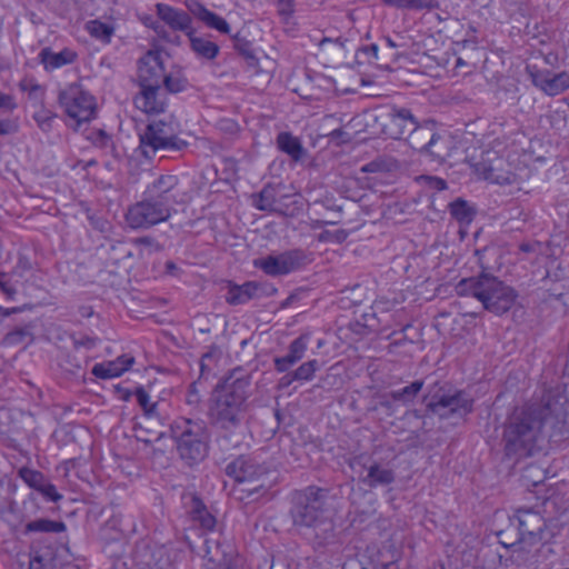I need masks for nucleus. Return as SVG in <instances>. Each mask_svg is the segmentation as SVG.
<instances>
[{
    "instance_id": "f257e3e1",
    "label": "nucleus",
    "mask_w": 569,
    "mask_h": 569,
    "mask_svg": "<svg viewBox=\"0 0 569 569\" xmlns=\"http://www.w3.org/2000/svg\"><path fill=\"white\" fill-rule=\"evenodd\" d=\"M182 202L178 177L161 174L147 184L141 200L128 208L126 221L131 229L147 230L168 221L177 212L176 204Z\"/></svg>"
},
{
    "instance_id": "f03ea898",
    "label": "nucleus",
    "mask_w": 569,
    "mask_h": 569,
    "mask_svg": "<svg viewBox=\"0 0 569 569\" xmlns=\"http://www.w3.org/2000/svg\"><path fill=\"white\" fill-rule=\"evenodd\" d=\"M250 378L234 369L219 383L212 395L209 418L216 428L232 433L240 426L247 411Z\"/></svg>"
},
{
    "instance_id": "7ed1b4c3",
    "label": "nucleus",
    "mask_w": 569,
    "mask_h": 569,
    "mask_svg": "<svg viewBox=\"0 0 569 569\" xmlns=\"http://www.w3.org/2000/svg\"><path fill=\"white\" fill-rule=\"evenodd\" d=\"M549 412L548 406L536 403L516 410L503 428L502 442L506 456L517 459L532 456L539 448L542 427Z\"/></svg>"
},
{
    "instance_id": "20e7f679",
    "label": "nucleus",
    "mask_w": 569,
    "mask_h": 569,
    "mask_svg": "<svg viewBox=\"0 0 569 569\" xmlns=\"http://www.w3.org/2000/svg\"><path fill=\"white\" fill-rule=\"evenodd\" d=\"M327 491L317 487H308L296 496L291 509L293 525L299 528L315 530L319 543L330 542L335 538L333 522L325 508Z\"/></svg>"
},
{
    "instance_id": "39448f33",
    "label": "nucleus",
    "mask_w": 569,
    "mask_h": 569,
    "mask_svg": "<svg viewBox=\"0 0 569 569\" xmlns=\"http://www.w3.org/2000/svg\"><path fill=\"white\" fill-rule=\"evenodd\" d=\"M455 290L459 297L476 298L495 315L509 311L518 297L513 288L489 273L465 278L456 284Z\"/></svg>"
},
{
    "instance_id": "423d86ee",
    "label": "nucleus",
    "mask_w": 569,
    "mask_h": 569,
    "mask_svg": "<svg viewBox=\"0 0 569 569\" xmlns=\"http://www.w3.org/2000/svg\"><path fill=\"white\" fill-rule=\"evenodd\" d=\"M171 433L180 458L188 465L200 462L208 455L210 437L203 421L177 419L171 425Z\"/></svg>"
},
{
    "instance_id": "0eeeda50",
    "label": "nucleus",
    "mask_w": 569,
    "mask_h": 569,
    "mask_svg": "<svg viewBox=\"0 0 569 569\" xmlns=\"http://www.w3.org/2000/svg\"><path fill=\"white\" fill-rule=\"evenodd\" d=\"M178 124L168 120H151L139 133L141 153L152 158L158 151H179L187 147V142L179 138Z\"/></svg>"
},
{
    "instance_id": "6e6552de",
    "label": "nucleus",
    "mask_w": 569,
    "mask_h": 569,
    "mask_svg": "<svg viewBox=\"0 0 569 569\" xmlns=\"http://www.w3.org/2000/svg\"><path fill=\"white\" fill-rule=\"evenodd\" d=\"M427 410L441 419L463 417L473 409V399L462 390H450L437 387L426 398Z\"/></svg>"
},
{
    "instance_id": "1a4fd4ad",
    "label": "nucleus",
    "mask_w": 569,
    "mask_h": 569,
    "mask_svg": "<svg viewBox=\"0 0 569 569\" xmlns=\"http://www.w3.org/2000/svg\"><path fill=\"white\" fill-rule=\"evenodd\" d=\"M224 471L238 485H246L241 491L247 492L248 497L267 491L264 477L268 468L250 457H237L226 466Z\"/></svg>"
},
{
    "instance_id": "9d476101",
    "label": "nucleus",
    "mask_w": 569,
    "mask_h": 569,
    "mask_svg": "<svg viewBox=\"0 0 569 569\" xmlns=\"http://www.w3.org/2000/svg\"><path fill=\"white\" fill-rule=\"evenodd\" d=\"M58 101L76 127L96 117V99L79 83H70L61 89Z\"/></svg>"
},
{
    "instance_id": "9b49d317",
    "label": "nucleus",
    "mask_w": 569,
    "mask_h": 569,
    "mask_svg": "<svg viewBox=\"0 0 569 569\" xmlns=\"http://www.w3.org/2000/svg\"><path fill=\"white\" fill-rule=\"evenodd\" d=\"M311 262V254L302 249H291L268 254L253 261V266L271 277L286 276Z\"/></svg>"
},
{
    "instance_id": "f8f14e48",
    "label": "nucleus",
    "mask_w": 569,
    "mask_h": 569,
    "mask_svg": "<svg viewBox=\"0 0 569 569\" xmlns=\"http://www.w3.org/2000/svg\"><path fill=\"white\" fill-rule=\"evenodd\" d=\"M475 172L479 178L497 184H511L516 180V174L510 170V166L493 152H486L482 159L475 164Z\"/></svg>"
},
{
    "instance_id": "ddd939ff",
    "label": "nucleus",
    "mask_w": 569,
    "mask_h": 569,
    "mask_svg": "<svg viewBox=\"0 0 569 569\" xmlns=\"http://www.w3.org/2000/svg\"><path fill=\"white\" fill-rule=\"evenodd\" d=\"M526 71L532 84L548 96L555 97L569 89V72L552 73L536 66H527Z\"/></svg>"
},
{
    "instance_id": "4468645a",
    "label": "nucleus",
    "mask_w": 569,
    "mask_h": 569,
    "mask_svg": "<svg viewBox=\"0 0 569 569\" xmlns=\"http://www.w3.org/2000/svg\"><path fill=\"white\" fill-rule=\"evenodd\" d=\"M134 106L148 114H158L166 110L167 96L161 86L140 88L134 97Z\"/></svg>"
},
{
    "instance_id": "2eb2a0df",
    "label": "nucleus",
    "mask_w": 569,
    "mask_h": 569,
    "mask_svg": "<svg viewBox=\"0 0 569 569\" xmlns=\"http://www.w3.org/2000/svg\"><path fill=\"white\" fill-rule=\"evenodd\" d=\"M163 72L164 70L159 56L148 52L138 62V79L140 88L161 86Z\"/></svg>"
},
{
    "instance_id": "dca6fc26",
    "label": "nucleus",
    "mask_w": 569,
    "mask_h": 569,
    "mask_svg": "<svg viewBox=\"0 0 569 569\" xmlns=\"http://www.w3.org/2000/svg\"><path fill=\"white\" fill-rule=\"evenodd\" d=\"M156 11L158 17L172 30L181 31L186 36L191 33L194 29L192 27L191 16L174 7L166 3H157Z\"/></svg>"
},
{
    "instance_id": "f3484780",
    "label": "nucleus",
    "mask_w": 569,
    "mask_h": 569,
    "mask_svg": "<svg viewBox=\"0 0 569 569\" xmlns=\"http://www.w3.org/2000/svg\"><path fill=\"white\" fill-rule=\"evenodd\" d=\"M520 540L541 538V533L546 527L543 517L531 509H521L517 515Z\"/></svg>"
},
{
    "instance_id": "a211bd4d",
    "label": "nucleus",
    "mask_w": 569,
    "mask_h": 569,
    "mask_svg": "<svg viewBox=\"0 0 569 569\" xmlns=\"http://www.w3.org/2000/svg\"><path fill=\"white\" fill-rule=\"evenodd\" d=\"M186 7L190 14L204 23L208 28L214 29L223 34H229L231 28L229 23L217 13L207 9L201 2L197 0H187Z\"/></svg>"
},
{
    "instance_id": "6ab92c4d",
    "label": "nucleus",
    "mask_w": 569,
    "mask_h": 569,
    "mask_svg": "<svg viewBox=\"0 0 569 569\" xmlns=\"http://www.w3.org/2000/svg\"><path fill=\"white\" fill-rule=\"evenodd\" d=\"M389 134L392 139H401L406 134H411L417 126V120L409 109L393 108L390 113Z\"/></svg>"
},
{
    "instance_id": "aec40b11",
    "label": "nucleus",
    "mask_w": 569,
    "mask_h": 569,
    "mask_svg": "<svg viewBox=\"0 0 569 569\" xmlns=\"http://www.w3.org/2000/svg\"><path fill=\"white\" fill-rule=\"evenodd\" d=\"M263 289L256 281H248L243 284L229 283L226 295V301L230 305L238 306L262 296Z\"/></svg>"
},
{
    "instance_id": "412c9836",
    "label": "nucleus",
    "mask_w": 569,
    "mask_h": 569,
    "mask_svg": "<svg viewBox=\"0 0 569 569\" xmlns=\"http://www.w3.org/2000/svg\"><path fill=\"white\" fill-rule=\"evenodd\" d=\"M453 149V141L448 133L436 132L430 140L423 144L421 154L428 156L431 160L439 163L450 157Z\"/></svg>"
},
{
    "instance_id": "4be33fe9",
    "label": "nucleus",
    "mask_w": 569,
    "mask_h": 569,
    "mask_svg": "<svg viewBox=\"0 0 569 569\" xmlns=\"http://www.w3.org/2000/svg\"><path fill=\"white\" fill-rule=\"evenodd\" d=\"M133 362L134 358L132 356L122 355L116 360L96 363L91 372L99 379H112L120 377L123 372L129 370Z\"/></svg>"
},
{
    "instance_id": "5701e85b",
    "label": "nucleus",
    "mask_w": 569,
    "mask_h": 569,
    "mask_svg": "<svg viewBox=\"0 0 569 569\" xmlns=\"http://www.w3.org/2000/svg\"><path fill=\"white\" fill-rule=\"evenodd\" d=\"M308 348V339L305 336L296 338L288 348V353L273 359L274 369L278 372H287L292 366L299 362Z\"/></svg>"
},
{
    "instance_id": "b1692460",
    "label": "nucleus",
    "mask_w": 569,
    "mask_h": 569,
    "mask_svg": "<svg viewBox=\"0 0 569 569\" xmlns=\"http://www.w3.org/2000/svg\"><path fill=\"white\" fill-rule=\"evenodd\" d=\"M39 60L47 71H52L73 63L77 60V53L68 48L60 52H54L47 47L40 51Z\"/></svg>"
},
{
    "instance_id": "393cba45",
    "label": "nucleus",
    "mask_w": 569,
    "mask_h": 569,
    "mask_svg": "<svg viewBox=\"0 0 569 569\" xmlns=\"http://www.w3.org/2000/svg\"><path fill=\"white\" fill-rule=\"evenodd\" d=\"M187 37L189 39L190 49L198 59L211 61L218 57L220 48L216 42L206 37L198 36L196 30Z\"/></svg>"
},
{
    "instance_id": "a878e982",
    "label": "nucleus",
    "mask_w": 569,
    "mask_h": 569,
    "mask_svg": "<svg viewBox=\"0 0 569 569\" xmlns=\"http://www.w3.org/2000/svg\"><path fill=\"white\" fill-rule=\"evenodd\" d=\"M396 479L395 471L388 466L372 462L367 467V475L361 481L368 487L388 486Z\"/></svg>"
},
{
    "instance_id": "bb28decb",
    "label": "nucleus",
    "mask_w": 569,
    "mask_h": 569,
    "mask_svg": "<svg viewBox=\"0 0 569 569\" xmlns=\"http://www.w3.org/2000/svg\"><path fill=\"white\" fill-rule=\"evenodd\" d=\"M277 146L279 150L289 154L293 160L298 161L303 156V147L299 139L290 132H280L277 137Z\"/></svg>"
},
{
    "instance_id": "cd10ccee",
    "label": "nucleus",
    "mask_w": 569,
    "mask_h": 569,
    "mask_svg": "<svg viewBox=\"0 0 569 569\" xmlns=\"http://www.w3.org/2000/svg\"><path fill=\"white\" fill-rule=\"evenodd\" d=\"M277 189L271 184H267L254 196L253 206L261 211H278Z\"/></svg>"
},
{
    "instance_id": "c85d7f7f",
    "label": "nucleus",
    "mask_w": 569,
    "mask_h": 569,
    "mask_svg": "<svg viewBox=\"0 0 569 569\" xmlns=\"http://www.w3.org/2000/svg\"><path fill=\"white\" fill-rule=\"evenodd\" d=\"M190 513L193 520L198 521L200 526L207 530H212L216 526V518L207 510L202 501L192 497Z\"/></svg>"
},
{
    "instance_id": "c756f323",
    "label": "nucleus",
    "mask_w": 569,
    "mask_h": 569,
    "mask_svg": "<svg viewBox=\"0 0 569 569\" xmlns=\"http://www.w3.org/2000/svg\"><path fill=\"white\" fill-rule=\"evenodd\" d=\"M523 543L525 542H521V545L512 551V562L525 567V569H537L538 563H540L539 557L535 555L532 547L527 549Z\"/></svg>"
},
{
    "instance_id": "7c9ffc66",
    "label": "nucleus",
    "mask_w": 569,
    "mask_h": 569,
    "mask_svg": "<svg viewBox=\"0 0 569 569\" xmlns=\"http://www.w3.org/2000/svg\"><path fill=\"white\" fill-rule=\"evenodd\" d=\"M385 4L397 9L433 10L439 8L437 0H382Z\"/></svg>"
},
{
    "instance_id": "2f4dec72",
    "label": "nucleus",
    "mask_w": 569,
    "mask_h": 569,
    "mask_svg": "<svg viewBox=\"0 0 569 569\" xmlns=\"http://www.w3.org/2000/svg\"><path fill=\"white\" fill-rule=\"evenodd\" d=\"M133 395L136 396L137 402L142 408L146 418L160 420L158 402L151 401L149 393L142 387H138Z\"/></svg>"
},
{
    "instance_id": "473e14b6",
    "label": "nucleus",
    "mask_w": 569,
    "mask_h": 569,
    "mask_svg": "<svg viewBox=\"0 0 569 569\" xmlns=\"http://www.w3.org/2000/svg\"><path fill=\"white\" fill-rule=\"evenodd\" d=\"M435 133L436 131L433 130L432 123H426L423 126L417 124L415 131L410 134V146L422 153L423 144H426Z\"/></svg>"
},
{
    "instance_id": "72a5a7b5",
    "label": "nucleus",
    "mask_w": 569,
    "mask_h": 569,
    "mask_svg": "<svg viewBox=\"0 0 569 569\" xmlns=\"http://www.w3.org/2000/svg\"><path fill=\"white\" fill-rule=\"evenodd\" d=\"M86 29L91 37L104 43L110 42L111 37L114 32V28L111 24L104 23L100 20L88 21L86 24Z\"/></svg>"
},
{
    "instance_id": "f704fd0d",
    "label": "nucleus",
    "mask_w": 569,
    "mask_h": 569,
    "mask_svg": "<svg viewBox=\"0 0 569 569\" xmlns=\"http://www.w3.org/2000/svg\"><path fill=\"white\" fill-rule=\"evenodd\" d=\"M66 526L61 521H52L49 519H37L26 525L24 532H62Z\"/></svg>"
},
{
    "instance_id": "c9c22d12",
    "label": "nucleus",
    "mask_w": 569,
    "mask_h": 569,
    "mask_svg": "<svg viewBox=\"0 0 569 569\" xmlns=\"http://www.w3.org/2000/svg\"><path fill=\"white\" fill-rule=\"evenodd\" d=\"M423 387L422 380H416L410 385L390 392V397L395 401H399L402 403H410L417 397V395L421 391Z\"/></svg>"
},
{
    "instance_id": "e433bc0d",
    "label": "nucleus",
    "mask_w": 569,
    "mask_h": 569,
    "mask_svg": "<svg viewBox=\"0 0 569 569\" xmlns=\"http://www.w3.org/2000/svg\"><path fill=\"white\" fill-rule=\"evenodd\" d=\"M450 213L460 223H470L475 211L468 206L467 201L457 199L450 203Z\"/></svg>"
},
{
    "instance_id": "4c0bfd02",
    "label": "nucleus",
    "mask_w": 569,
    "mask_h": 569,
    "mask_svg": "<svg viewBox=\"0 0 569 569\" xmlns=\"http://www.w3.org/2000/svg\"><path fill=\"white\" fill-rule=\"evenodd\" d=\"M18 475L30 488L37 491L47 480L42 472L27 467L20 468Z\"/></svg>"
},
{
    "instance_id": "58836bf2",
    "label": "nucleus",
    "mask_w": 569,
    "mask_h": 569,
    "mask_svg": "<svg viewBox=\"0 0 569 569\" xmlns=\"http://www.w3.org/2000/svg\"><path fill=\"white\" fill-rule=\"evenodd\" d=\"M31 338L30 327H19L8 332L3 339L2 345L6 347H14L22 345L27 339Z\"/></svg>"
},
{
    "instance_id": "ea45409f",
    "label": "nucleus",
    "mask_w": 569,
    "mask_h": 569,
    "mask_svg": "<svg viewBox=\"0 0 569 569\" xmlns=\"http://www.w3.org/2000/svg\"><path fill=\"white\" fill-rule=\"evenodd\" d=\"M319 369V361L316 359L309 360L300 365L293 370V378L297 381H310L313 379L316 371Z\"/></svg>"
},
{
    "instance_id": "a19ab883",
    "label": "nucleus",
    "mask_w": 569,
    "mask_h": 569,
    "mask_svg": "<svg viewBox=\"0 0 569 569\" xmlns=\"http://www.w3.org/2000/svg\"><path fill=\"white\" fill-rule=\"evenodd\" d=\"M161 82H163L166 91L170 93H178L187 88V80L180 76L163 73Z\"/></svg>"
},
{
    "instance_id": "79ce46f5",
    "label": "nucleus",
    "mask_w": 569,
    "mask_h": 569,
    "mask_svg": "<svg viewBox=\"0 0 569 569\" xmlns=\"http://www.w3.org/2000/svg\"><path fill=\"white\" fill-rule=\"evenodd\" d=\"M54 117V113L51 111L42 109L34 113L33 119L42 131L48 132L52 128Z\"/></svg>"
},
{
    "instance_id": "37998d69",
    "label": "nucleus",
    "mask_w": 569,
    "mask_h": 569,
    "mask_svg": "<svg viewBox=\"0 0 569 569\" xmlns=\"http://www.w3.org/2000/svg\"><path fill=\"white\" fill-rule=\"evenodd\" d=\"M91 140L93 144L103 149H110V152H114V146L111 137L103 130H97L92 132Z\"/></svg>"
},
{
    "instance_id": "c03bdc74",
    "label": "nucleus",
    "mask_w": 569,
    "mask_h": 569,
    "mask_svg": "<svg viewBox=\"0 0 569 569\" xmlns=\"http://www.w3.org/2000/svg\"><path fill=\"white\" fill-rule=\"evenodd\" d=\"M278 13L283 21H288L295 12V0H277Z\"/></svg>"
},
{
    "instance_id": "a18cd8bd",
    "label": "nucleus",
    "mask_w": 569,
    "mask_h": 569,
    "mask_svg": "<svg viewBox=\"0 0 569 569\" xmlns=\"http://www.w3.org/2000/svg\"><path fill=\"white\" fill-rule=\"evenodd\" d=\"M44 498H47L50 501L57 502L59 501L62 496L57 491V488L54 485L46 480L43 485L38 490Z\"/></svg>"
},
{
    "instance_id": "49530a36",
    "label": "nucleus",
    "mask_w": 569,
    "mask_h": 569,
    "mask_svg": "<svg viewBox=\"0 0 569 569\" xmlns=\"http://www.w3.org/2000/svg\"><path fill=\"white\" fill-rule=\"evenodd\" d=\"M17 108L14 97L0 91V110L13 111Z\"/></svg>"
},
{
    "instance_id": "de8ad7c7",
    "label": "nucleus",
    "mask_w": 569,
    "mask_h": 569,
    "mask_svg": "<svg viewBox=\"0 0 569 569\" xmlns=\"http://www.w3.org/2000/svg\"><path fill=\"white\" fill-rule=\"evenodd\" d=\"M72 341L76 348L83 347L86 349H92L97 346L98 338L84 336L80 338H72Z\"/></svg>"
},
{
    "instance_id": "09e8293b",
    "label": "nucleus",
    "mask_w": 569,
    "mask_h": 569,
    "mask_svg": "<svg viewBox=\"0 0 569 569\" xmlns=\"http://www.w3.org/2000/svg\"><path fill=\"white\" fill-rule=\"evenodd\" d=\"M533 549L535 555L539 557L540 562L548 560L555 553L550 543H541L539 547Z\"/></svg>"
},
{
    "instance_id": "8fccbe9b",
    "label": "nucleus",
    "mask_w": 569,
    "mask_h": 569,
    "mask_svg": "<svg viewBox=\"0 0 569 569\" xmlns=\"http://www.w3.org/2000/svg\"><path fill=\"white\" fill-rule=\"evenodd\" d=\"M186 400H187V403L192 405V406H196L200 402L201 396L197 388L196 382H193L189 386Z\"/></svg>"
},
{
    "instance_id": "3c124183",
    "label": "nucleus",
    "mask_w": 569,
    "mask_h": 569,
    "mask_svg": "<svg viewBox=\"0 0 569 569\" xmlns=\"http://www.w3.org/2000/svg\"><path fill=\"white\" fill-rule=\"evenodd\" d=\"M17 126L10 120H0V136H8L16 132Z\"/></svg>"
},
{
    "instance_id": "603ef678",
    "label": "nucleus",
    "mask_w": 569,
    "mask_h": 569,
    "mask_svg": "<svg viewBox=\"0 0 569 569\" xmlns=\"http://www.w3.org/2000/svg\"><path fill=\"white\" fill-rule=\"evenodd\" d=\"M293 381H297L296 378H293V371H287L283 377L279 379L278 387L280 389L288 388Z\"/></svg>"
},
{
    "instance_id": "864d4df0",
    "label": "nucleus",
    "mask_w": 569,
    "mask_h": 569,
    "mask_svg": "<svg viewBox=\"0 0 569 569\" xmlns=\"http://www.w3.org/2000/svg\"><path fill=\"white\" fill-rule=\"evenodd\" d=\"M0 290L7 296L9 299H13L17 290L6 280L0 279Z\"/></svg>"
},
{
    "instance_id": "5fc2aeb1",
    "label": "nucleus",
    "mask_w": 569,
    "mask_h": 569,
    "mask_svg": "<svg viewBox=\"0 0 569 569\" xmlns=\"http://www.w3.org/2000/svg\"><path fill=\"white\" fill-rule=\"evenodd\" d=\"M428 179L430 187L435 190L441 191L447 188V182L441 178L429 177Z\"/></svg>"
},
{
    "instance_id": "6e6d98bb",
    "label": "nucleus",
    "mask_w": 569,
    "mask_h": 569,
    "mask_svg": "<svg viewBox=\"0 0 569 569\" xmlns=\"http://www.w3.org/2000/svg\"><path fill=\"white\" fill-rule=\"evenodd\" d=\"M24 308H21V307H14V308H3V307H0V323L2 322V320L13 313H18V312H21Z\"/></svg>"
},
{
    "instance_id": "4d7b16f0",
    "label": "nucleus",
    "mask_w": 569,
    "mask_h": 569,
    "mask_svg": "<svg viewBox=\"0 0 569 569\" xmlns=\"http://www.w3.org/2000/svg\"><path fill=\"white\" fill-rule=\"evenodd\" d=\"M331 234H332V240L338 243L343 242L348 237V233L342 229L336 230V231L331 232Z\"/></svg>"
},
{
    "instance_id": "13d9d810",
    "label": "nucleus",
    "mask_w": 569,
    "mask_h": 569,
    "mask_svg": "<svg viewBox=\"0 0 569 569\" xmlns=\"http://www.w3.org/2000/svg\"><path fill=\"white\" fill-rule=\"evenodd\" d=\"M363 51H365L369 57H371V58H373V59H376V60L379 58V57H378L379 48H378V46H377V44H375V43H372V44H370V46L366 47V48L363 49Z\"/></svg>"
},
{
    "instance_id": "bf43d9fd",
    "label": "nucleus",
    "mask_w": 569,
    "mask_h": 569,
    "mask_svg": "<svg viewBox=\"0 0 569 569\" xmlns=\"http://www.w3.org/2000/svg\"><path fill=\"white\" fill-rule=\"evenodd\" d=\"M29 569H42L40 558H34L30 561Z\"/></svg>"
},
{
    "instance_id": "052dcab7",
    "label": "nucleus",
    "mask_w": 569,
    "mask_h": 569,
    "mask_svg": "<svg viewBox=\"0 0 569 569\" xmlns=\"http://www.w3.org/2000/svg\"><path fill=\"white\" fill-rule=\"evenodd\" d=\"M319 240H321V241L332 240L331 231L326 230V231L321 232L319 236Z\"/></svg>"
},
{
    "instance_id": "680f3d73",
    "label": "nucleus",
    "mask_w": 569,
    "mask_h": 569,
    "mask_svg": "<svg viewBox=\"0 0 569 569\" xmlns=\"http://www.w3.org/2000/svg\"><path fill=\"white\" fill-rule=\"evenodd\" d=\"M137 242L148 246V244H151L152 239L150 237H142V238L137 239Z\"/></svg>"
},
{
    "instance_id": "e2e57ef3",
    "label": "nucleus",
    "mask_w": 569,
    "mask_h": 569,
    "mask_svg": "<svg viewBox=\"0 0 569 569\" xmlns=\"http://www.w3.org/2000/svg\"><path fill=\"white\" fill-rule=\"evenodd\" d=\"M80 311H81V316H83V317H90L92 315V310L90 307H82L80 309Z\"/></svg>"
},
{
    "instance_id": "0e129e2a",
    "label": "nucleus",
    "mask_w": 569,
    "mask_h": 569,
    "mask_svg": "<svg viewBox=\"0 0 569 569\" xmlns=\"http://www.w3.org/2000/svg\"><path fill=\"white\" fill-rule=\"evenodd\" d=\"M333 223L335 222H331V221L317 220V221H315L313 227H322V226H326V224H333Z\"/></svg>"
},
{
    "instance_id": "69168bd1",
    "label": "nucleus",
    "mask_w": 569,
    "mask_h": 569,
    "mask_svg": "<svg viewBox=\"0 0 569 569\" xmlns=\"http://www.w3.org/2000/svg\"><path fill=\"white\" fill-rule=\"evenodd\" d=\"M386 42H387V46L389 48H396L397 47V44L393 42V40L391 38H387Z\"/></svg>"
},
{
    "instance_id": "338daca9",
    "label": "nucleus",
    "mask_w": 569,
    "mask_h": 569,
    "mask_svg": "<svg viewBox=\"0 0 569 569\" xmlns=\"http://www.w3.org/2000/svg\"><path fill=\"white\" fill-rule=\"evenodd\" d=\"M326 208L327 209H330V210H336L338 212H341V207L339 206H330V204H326Z\"/></svg>"
},
{
    "instance_id": "774afa93",
    "label": "nucleus",
    "mask_w": 569,
    "mask_h": 569,
    "mask_svg": "<svg viewBox=\"0 0 569 569\" xmlns=\"http://www.w3.org/2000/svg\"><path fill=\"white\" fill-rule=\"evenodd\" d=\"M393 566H395L393 562H388L385 565V569H392Z\"/></svg>"
}]
</instances>
